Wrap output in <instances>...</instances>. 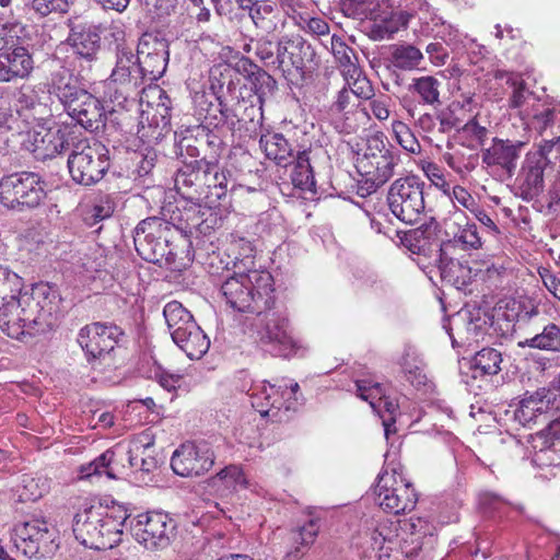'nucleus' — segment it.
I'll list each match as a JSON object with an SVG mask.
<instances>
[{
  "mask_svg": "<svg viewBox=\"0 0 560 560\" xmlns=\"http://www.w3.org/2000/svg\"><path fill=\"white\" fill-rule=\"evenodd\" d=\"M129 514L125 506L84 504L74 515L72 530L83 546L95 549H112L121 541Z\"/></svg>",
  "mask_w": 560,
  "mask_h": 560,
  "instance_id": "3",
  "label": "nucleus"
},
{
  "mask_svg": "<svg viewBox=\"0 0 560 560\" xmlns=\"http://www.w3.org/2000/svg\"><path fill=\"white\" fill-rule=\"evenodd\" d=\"M108 153L105 145H97L94 151L68 159V168L72 179L84 186L98 183L109 168Z\"/></svg>",
  "mask_w": 560,
  "mask_h": 560,
  "instance_id": "19",
  "label": "nucleus"
},
{
  "mask_svg": "<svg viewBox=\"0 0 560 560\" xmlns=\"http://www.w3.org/2000/svg\"><path fill=\"white\" fill-rule=\"evenodd\" d=\"M425 51L436 66L444 65L448 58V52L442 43H430Z\"/></svg>",
  "mask_w": 560,
  "mask_h": 560,
  "instance_id": "64",
  "label": "nucleus"
},
{
  "mask_svg": "<svg viewBox=\"0 0 560 560\" xmlns=\"http://www.w3.org/2000/svg\"><path fill=\"white\" fill-rule=\"evenodd\" d=\"M51 93H54L68 115L85 130L95 131L104 126L105 112L98 98L78 84V80L67 69H59L51 74Z\"/></svg>",
  "mask_w": 560,
  "mask_h": 560,
  "instance_id": "4",
  "label": "nucleus"
},
{
  "mask_svg": "<svg viewBox=\"0 0 560 560\" xmlns=\"http://www.w3.org/2000/svg\"><path fill=\"white\" fill-rule=\"evenodd\" d=\"M508 83H510L513 88L512 95L509 100L510 106L512 108H518L525 103L526 97L529 94L528 90L526 89V84L523 80H517L513 77H509Z\"/></svg>",
  "mask_w": 560,
  "mask_h": 560,
  "instance_id": "57",
  "label": "nucleus"
},
{
  "mask_svg": "<svg viewBox=\"0 0 560 560\" xmlns=\"http://www.w3.org/2000/svg\"><path fill=\"white\" fill-rule=\"evenodd\" d=\"M23 493L26 500L36 501L40 499L49 490V481L45 477H24Z\"/></svg>",
  "mask_w": 560,
  "mask_h": 560,
  "instance_id": "52",
  "label": "nucleus"
},
{
  "mask_svg": "<svg viewBox=\"0 0 560 560\" xmlns=\"http://www.w3.org/2000/svg\"><path fill=\"white\" fill-rule=\"evenodd\" d=\"M348 90L359 100V102L371 100L374 96V89L371 81L362 73L361 69L355 70L353 75L343 77Z\"/></svg>",
  "mask_w": 560,
  "mask_h": 560,
  "instance_id": "45",
  "label": "nucleus"
},
{
  "mask_svg": "<svg viewBox=\"0 0 560 560\" xmlns=\"http://www.w3.org/2000/svg\"><path fill=\"white\" fill-rule=\"evenodd\" d=\"M1 31H3V39L7 42V47H16L21 35L24 33L25 28L22 23L12 21L5 22L0 25Z\"/></svg>",
  "mask_w": 560,
  "mask_h": 560,
  "instance_id": "58",
  "label": "nucleus"
},
{
  "mask_svg": "<svg viewBox=\"0 0 560 560\" xmlns=\"http://www.w3.org/2000/svg\"><path fill=\"white\" fill-rule=\"evenodd\" d=\"M135 56L145 81H156L167 67L168 43L156 34L144 33L139 39Z\"/></svg>",
  "mask_w": 560,
  "mask_h": 560,
  "instance_id": "14",
  "label": "nucleus"
},
{
  "mask_svg": "<svg viewBox=\"0 0 560 560\" xmlns=\"http://www.w3.org/2000/svg\"><path fill=\"white\" fill-rule=\"evenodd\" d=\"M45 291H34L0 306V329L10 338L26 341L57 325V304Z\"/></svg>",
  "mask_w": 560,
  "mask_h": 560,
  "instance_id": "2",
  "label": "nucleus"
},
{
  "mask_svg": "<svg viewBox=\"0 0 560 560\" xmlns=\"http://www.w3.org/2000/svg\"><path fill=\"white\" fill-rule=\"evenodd\" d=\"M214 464V454L206 442H186L182 444L171 458L173 471L182 477L200 476Z\"/></svg>",
  "mask_w": 560,
  "mask_h": 560,
  "instance_id": "15",
  "label": "nucleus"
},
{
  "mask_svg": "<svg viewBox=\"0 0 560 560\" xmlns=\"http://www.w3.org/2000/svg\"><path fill=\"white\" fill-rule=\"evenodd\" d=\"M119 447L114 450H107L86 467L82 468V472L85 477L103 476L105 475L109 479H117L119 477L118 460L116 459Z\"/></svg>",
  "mask_w": 560,
  "mask_h": 560,
  "instance_id": "33",
  "label": "nucleus"
},
{
  "mask_svg": "<svg viewBox=\"0 0 560 560\" xmlns=\"http://www.w3.org/2000/svg\"><path fill=\"white\" fill-rule=\"evenodd\" d=\"M560 136L553 137L550 140H544L539 145L538 149L532 152H528L527 154H536L540 155V159L544 161L545 164H550L551 159L550 155L555 151L556 153H559L560 151Z\"/></svg>",
  "mask_w": 560,
  "mask_h": 560,
  "instance_id": "61",
  "label": "nucleus"
},
{
  "mask_svg": "<svg viewBox=\"0 0 560 560\" xmlns=\"http://www.w3.org/2000/svg\"><path fill=\"white\" fill-rule=\"evenodd\" d=\"M359 100L345 85L337 93L336 101L331 105V110L342 115L346 119H348V116L352 114L354 109L359 107Z\"/></svg>",
  "mask_w": 560,
  "mask_h": 560,
  "instance_id": "50",
  "label": "nucleus"
},
{
  "mask_svg": "<svg viewBox=\"0 0 560 560\" xmlns=\"http://www.w3.org/2000/svg\"><path fill=\"white\" fill-rule=\"evenodd\" d=\"M114 209V202L108 196L100 197L84 211L83 221L88 226H95L101 221L109 219Z\"/></svg>",
  "mask_w": 560,
  "mask_h": 560,
  "instance_id": "43",
  "label": "nucleus"
},
{
  "mask_svg": "<svg viewBox=\"0 0 560 560\" xmlns=\"http://www.w3.org/2000/svg\"><path fill=\"white\" fill-rule=\"evenodd\" d=\"M393 131L398 143L408 152L418 154L421 151V145L410 128L400 120L393 121Z\"/></svg>",
  "mask_w": 560,
  "mask_h": 560,
  "instance_id": "47",
  "label": "nucleus"
},
{
  "mask_svg": "<svg viewBox=\"0 0 560 560\" xmlns=\"http://www.w3.org/2000/svg\"><path fill=\"white\" fill-rule=\"evenodd\" d=\"M319 532L317 520H310L306 524L294 532L293 540L296 546L287 553L291 560H299L305 555V549L310 548Z\"/></svg>",
  "mask_w": 560,
  "mask_h": 560,
  "instance_id": "35",
  "label": "nucleus"
},
{
  "mask_svg": "<svg viewBox=\"0 0 560 560\" xmlns=\"http://www.w3.org/2000/svg\"><path fill=\"white\" fill-rule=\"evenodd\" d=\"M440 88L441 82L436 78L424 75L412 79L409 91L418 95L421 104L436 107L441 105Z\"/></svg>",
  "mask_w": 560,
  "mask_h": 560,
  "instance_id": "34",
  "label": "nucleus"
},
{
  "mask_svg": "<svg viewBox=\"0 0 560 560\" xmlns=\"http://www.w3.org/2000/svg\"><path fill=\"white\" fill-rule=\"evenodd\" d=\"M390 50V61L400 70H413L423 59L421 50L410 44L394 45Z\"/></svg>",
  "mask_w": 560,
  "mask_h": 560,
  "instance_id": "36",
  "label": "nucleus"
},
{
  "mask_svg": "<svg viewBox=\"0 0 560 560\" xmlns=\"http://www.w3.org/2000/svg\"><path fill=\"white\" fill-rule=\"evenodd\" d=\"M174 226L159 218H148L135 229L133 243L137 253L147 261L161 267L178 269L177 254L170 240Z\"/></svg>",
  "mask_w": 560,
  "mask_h": 560,
  "instance_id": "5",
  "label": "nucleus"
},
{
  "mask_svg": "<svg viewBox=\"0 0 560 560\" xmlns=\"http://www.w3.org/2000/svg\"><path fill=\"white\" fill-rule=\"evenodd\" d=\"M248 481L241 467L230 465L206 481V489L218 498H228L238 489L247 488Z\"/></svg>",
  "mask_w": 560,
  "mask_h": 560,
  "instance_id": "27",
  "label": "nucleus"
},
{
  "mask_svg": "<svg viewBox=\"0 0 560 560\" xmlns=\"http://www.w3.org/2000/svg\"><path fill=\"white\" fill-rule=\"evenodd\" d=\"M256 56L265 63V66H272L278 69V62L273 54L272 42L268 38H260L256 45Z\"/></svg>",
  "mask_w": 560,
  "mask_h": 560,
  "instance_id": "59",
  "label": "nucleus"
},
{
  "mask_svg": "<svg viewBox=\"0 0 560 560\" xmlns=\"http://www.w3.org/2000/svg\"><path fill=\"white\" fill-rule=\"evenodd\" d=\"M65 144H63V153L69 152V158L80 156L85 154L88 151H94L97 149V145H103L100 142L90 143L86 138H83L79 132H77L74 127L67 126V131L65 133Z\"/></svg>",
  "mask_w": 560,
  "mask_h": 560,
  "instance_id": "42",
  "label": "nucleus"
},
{
  "mask_svg": "<svg viewBox=\"0 0 560 560\" xmlns=\"http://www.w3.org/2000/svg\"><path fill=\"white\" fill-rule=\"evenodd\" d=\"M374 493L380 508L394 515L411 512L418 501L412 485L405 481L401 476L397 477L395 472L381 474Z\"/></svg>",
  "mask_w": 560,
  "mask_h": 560,
  "instance_id": "12",
  "label": "nucleus"
},
{
  "mask_svg": "<svg viewBox=\"0 0 560 560\" xmlns=\"http://www.w3.org/2000/svg\"><path fill=\"white\" fill-rule=\"evenodd\" d=\"M282 385L261 384V394L266 402L260 401V395L254 398V408L262 416L272 421L282 422L289 419V412L298 408V398H287V390H281Z\"/></svg>",
  "mask_w": 560,
  "mask_h": 560,
  "instance_id": "21",
  "label": "nucleus"
},
{
  "mask_svg": "<svg viewBox=\"0 0 560 560\" xmlns=\"http://www.w3.org/2000/svg\"><path fill=\"white\" fill-rule=\"evenodd\" d=\"M315 55L312 45L303 37L284 36L277 43L278 70L284 75H290L293 71L303 74L304 69L314 61Z\"/></svg>",
  "mask_w": 560,
  "mask_h": 560,
  "instance_id": "18",
  "label": "nucleus"
},
{
  "mask_svg": "<svg viewBox=\"0 0 560 560\" xmlns=\"http://www.w3.org/2000/svg\"><path fill=\"white\" fill-rule=\"evenodd\" d=\"M45 197V183L36 173H13L0 180V202L9 209L31 210L37 208Z\"/></svg>",
  "mask_w": 560,
  "mask_h": 560,
  "instance_id": "8",
  "label": "nucleus"
},
{
  "mask_svg": "<svg viewBox=\"0 0 560 560\" xmlns=\"http://www.w3.org/2000/svg\"><path fill=\"white\" fill-rule=\"evenodd\" d=\"M145 79L131 47L119 44L116 47V65L107 83L108 97L114 105L135 103Z\"/></svg>",
  "mask_w": 560,
  "mask_h": 560,
  "instance_id": "6",
  "label": "nucleus"
},
{
  "mask_svg": "<svg viewBox=\"0 0 560 560\" xmlns=\"http://www.w3.org/2000/svg\"><path fill=\"white\" fill-rule=\"evenodd\" d=\"M425 183L416 175L396 179L388 191L387 201L392 213L406 224L421 221L425 211Z\"/></svg>",
  "mask_w": 560,
  "mask_h": 560,
  "instance_id": "10",
  "label": "nucleus"
},
{
  "mask_svg": "<svg viewBox=\"0 0 560 560\" xmlns=\"http://www.w3.org/2000/svg\"><path fill=\"white\" fill-rule=\"evenodd\" d=\"M521 348H533L550 352H560V326L545 323L541 332L518 342Z\"/></svg>",
  "mask_w": 560,
  "mask_h": 560,
  "instance_id": "31",
  "label": "nucleus"
},
{
  "mask_svg": "<svg viewBox=\"0 0 560 560\" xmlns=\"http://www.w3.org/2000/svg\"><path fill=\"white\" fill-rule=\"evenodd\" d=\"M439 268L442 278L454 283H458V273L465 276V273L469 272L468 268L464 267L458 260L447 258L442 250L439 259Z\"/></svg>",
  "mask_w": 560,
  "mask_h": 560,
  "instance_id": "53",
  "label": "nucleus"
},
{
  "mask_svg": "<svg viewBox=\"0 0 560 560\" xmlns=\"http://www.w3.org/2000/svg\"><path fill=\"white\" fill-rule=\"evenodd\" d=\"M398 162L399 155L386 148L382 138L375 136L369 139L365 153L357 161V170L363 178L368 195L393 177Z\"/></svg>",
  "mask_w": 560,
  "mask_h": 560,
  "instance_id": "9",
  "label": "nucleus"
},
{
  "mask_svg": "<svg viewBox=\"0 0 560 560\" xmlns=\"http://www.w3.org/2000/svg\"><path fill=\"white\" fill-rule=\"evenodd\" d=\"M559 117L560 110L553 107H544L533 115L529 126L541 135L548 128H551L559 120Z\"/></svg>",
  "mask_w": 560,
  "mask_h": 560,
  "instance_id": "48",
  "label": "nucleus"
},
{
  "mask_svg": "<svg viewBox=\"0 0 560 560\" xmlns=\"http://www.w3.org/2000/svg\"><path fill=\"white\" fill-rule=\"evenodd\" d=\"M66 131L67 126H59L57 128L38 126L26 132L23 147L38 160L52 159L63 153Z\"/></svg>",
  "mask_w": 560,
  "mask_h": 560,
  "instance_id": "20",
  "label": "nucleus"
},
{
  "mask_svg": "<svg viewBox=\"0 0 560 560\" xmlns=\"http://www.w3.org/2000/svg\"><path fill=\"white\" fill-rule=\"evenodd\" d=\"M128 521L131 535L147 549L166 548L176 527L168 514L163 512H147Z\"/></svg>",
  "mask_w": 560,
  "mask_h": 560,
  "instance_id": "13",
  "label": "nucleus"
},
{
  "mask_svg": "<svg viewBox=\"0 0 560 560\" xmlns=\"http://www.w3.org/2000/svg\"><path fill=\"white\" fill-rule=\"evenodd\" d=\"M69 35L67 43L77 59L85 62L89 67L98 59L102 47L100 28L80 19H70L68 22Z\"/></svg>",
  "mask_w": 560,
  "mask_h": 560,
  "instance_id": "17",
  "label": "nucleus"
},
{
  "mask_svg": "<svg viewBox=\"0 0 560 560\" xmlns=\"http://www.w3.org/2000/svg\"><path fill=\"white\" fill-rule=\"evenodd\" d=\"M163 315L167 324V328L170 330L172 339L174 338L175 332H178V330H184L185 327H188V324L195 322L189 311H187L177 301L168 302L164 306Z\"/></svg>",
  "mask_w": 560,
  "mask_h": 560,
  "instance_id": "38",
  "label": "nucleus"
},
{
  "mask_svg": "<svg viewBox=\"0 0 560 560\" xmlns=\"http://www.w3.org/2000/svg\"><path fill=\"white\" fill-rule=\"evenodd\" d=\"M436 120L439 121V130L442 133L450 132L453 129L459 131V120L451 110H441L436 114Z\"/></svg>",
  "mask_w": 560,
  "mask_h": 560,
  "instance_id": "63",
  "label": "nucleus"
},
{
  "mask_svg": "<svg viewBox=\"0 0 560 560\" xmlns=\"http://www.w3.org/2000/svg\"><path fill=\"white\" fill-rule=\"evenodd\" d=\"M205 200L210 206H215L223 200L228 192L236 187V180L229 170L221 168L217 162L207 161L205 165Z\"/></svg>",
  "mask_w": 560,
  "mask_h": 560,
  "instance_id": "24",
  "label": "nucleus"
},
{
  "mask_svg": "<svg viewBox=\"0 0 560 560\" xmlns=\"http://www.w3.org/2000/svg\"><path fill=\"white\" fill-rule=\"evenodd\" d=\"M217 100L218 105L213 110L218 112L220 116L214 115L213 117H211V114L208 113V115L206 116V120H209V124L213 125L214 127L226 126L230 130H233L236 124L240 121L237 114L220 97H218Z\"/></svg>",
  "mask_w": 560,
  "mask_h": 560,
  "instance_id": "46",
  "label": "nucleus"
},
{
  "mask_svg": "<svg viewBox=\"0 0 560 560\" xmlns=\"http://www.w3.org/2000/svg\"><path fill=\"white\" fill-rule=\"evenodd\" d=\"M206 158L185 164L175 175V188L188 199L202 200L205 196Z\"/></svg>",
  "mask_w": 560,
  "mask_h": 560,
  "instance_id": "25",
  "label": "nucleus"
},
{
  "mask_svg": "<svg viewBox=\"0 0 560 560\" xmlns=\"http://www.w3.org/2000/svg\"><path fill=\"white\" fill-rule=\"evenodd\" d=\"M258 316L256 334L259 345L273 357L290 358L301 349L293 336L290 320L284 312L264 311Z\"/></svg>",
  "mask_w": 560,
  "mask_h": 560,
  "instance_id": "7",
  "label": "nucleus"
},
{
  "mask_svg": "<svg viewBox=\"0 0 560 560\" xmlns=\"http://www.w3.org/2000/svg\"><path fill=\"white\" fill-rule=\"evenodd\" d=\"M70 3L71 0H30L31 9L40 18L52 13H66Z\"/></svg>",
  "mask_w": 560,
  "mask_h": 560,
  "instance_id": "49",
  "label": "nucleus"
},
{
  "mask_svg": "<svg viewBox=\"0 0 560 560\" xmlns=\"http://www.w3.org/2000/svg\"><path fill=\"white\" fill-rule=\"evenodd\" d=\"M488 129L480 126L476 119H470L459 128V133L476 141V144L482 145L488 136Z\"/></svg>",
  "mask_w": 560,
  "mask_h": 560,
  "instance_id": "56",
  "label": "nucleus"
},
{
  "mask_svg": "<svg viewBox=\"0 0 560 560\" xmlns=\"http://www.w3.org/2000/svg\"><path fill=\"white\" fill-rule=\"evenodd\" d=\"M22 278L8 267L0 265V299L2 303H7L9 300H14L22 295Z\"/></svg>",
  "mask_w": 560,
  "mask_h": 560,
  "instance_id": "41",
  "label": "nucleus"
},
{
  "mask_svg": "<svg viewBox=\"0 0 560 560\" xmlns=\"http://www.w3.org/2000/svg\"><path fill=\"white\" fill-rule=\"evenodd\" d=\"M259 147L266 156L277 164L285 166L292 158V148L281 133L265 135L259 140Z\"/></svg>",
  "mask_w": 560,
  "mask_h": 560,
  "instance_id": "30",
  "label": "nucleus"
},
{
  "mask_svg": "<svg viewBox=\"0 0 560 560\" xmlns=\"http://www.w3.org/2000/svg\"><path fill=\"white\" fill-rule=\"evenodd\" d=\"M447 235L452 242L464 250H476L482 247V237L475 222L470 221L460 209H455L445 220Z\"/></svg>",
  "mask_w": 560,
  "mask_h": 560,
  "instance_id": "23",
  "label": "nucleus"
},
{
  "mask_svg": "<svg viewBox=\"0 0 560 560\" xmlns=\"http://www.w3.org/2000/svg\"><path fill=\"white\" fill-rule=\"evenodd\" d=\"M122 330L113 324L92 323L80 329L78 342L89 360L105 359L115 349Z\"/></svg>",
  "mask_w": 560,
  "mask_h": 560,
  "instance_id": "16",
  "label": "nucleus"
},
{
  "mask_svg": "<svg viewBox=\"0 0 560 560\" xmlns=\"http://www.w3.org/2000/svg\"><path fill=\"white\" fill-rule=\"evenodd\" d=\"M501 362L502 355L497 349L483 348L475 354L471 366L481 375H495L501 371Z\"/></svg>",
  "mask_w": 560,
  "mask_h": 560,
  "instance_id": "40",
  "label": "nucleus"
},
{
  "mask_svg": "<svg viewBox=\"0 0 560 560\" xmlns=\"http://www.w3.org/2000/svg\"><path fill=\"white\" fill-rule=\"evenodd\" d=\"M150 93L154 102H148L147 109L141 110L140 125L144 128V122H148L150 128L158 130V136L167 131L171 126V108L172 102L166 93L158 88H151Z\"/></svg>",
  "mask_w": 560,
  "mask_h": 560,
  "instance_id": "26",
  "label": "nucleus"
},
{
  "mask_svg": "<svg viewBox=\"0 0 560 560\" xmlns=\"http://www.w3.org/2000/svg\"><path fill=\"white\" fill-rule=\"evenodd\" d=\"M173 341L192 360L200 359L210 347L209 338L196 322L188 324L184 330L175 332Z\"/></svg>",
  "mask_w": 560,
  "mask_h": 560,
  "instance_id": "29",
  "label": "nucleus"
},
{
  "mask_svg": "<svg viewBox=\"0 0 560 560\" xmlns=\"http://www.w3.org/2000/svg\"><path fill=\"white\" fill-rule=\"evenodd\" d=\"M358 396L368 401L372 409L381 413V399L383 398L385 390L380 383H374L371 380H358L355 382Z\"/></svg>",
  "mask_w": 560,
  "mask_h": 560,
  "instance_id": "44",
  "label": "nucleus"
},
{
  "mask_svg": "<svg viewBox=\"0 0 560 560\" xmlns=\"http://www.w3.org/2000/svg\"><path fill=\"white\" fill-rule=\"evenodd\" d=\"M547 164L540 155L526 154L522 167L521 196L524 200L536 198L544 190V171Z\"/></svg>",
  "mask_w": 560,
  "mask_h": 560,
  "instance_id": "28",
  "label": "nucleus"
},
{
  "mask_svg": "<svg viewBox=\"0 0 560 560\" xmlns=\"http://www.w3.org/2000/svg\"><path fill=\"white\" fill-rule=\"evenodd\" d=\"M525 143L518 140L493 138L489 148L482 150L481 159L489 167H498L513 176Z\"/></svg>",
  "mask_w": 560,
  "mask_h": 560,
  "instance_id": "22",
  "label": "nucleus"
},
{
  "mask_svg": "<svg viewBox=\"0 0 560 560\" xmlns=\"http://www.w3.org/2000/svg\"><path fill=\"white\" fill-rule=\"evenodd\" d=\"M540 388H537L535 392H526L524 397L520 401V407L516 410V418L522 422H530L535 420L538 416L544 413H548L547 408H545V401L541 397Z\"/></svg>",
  "mask_w": 560,
  "mask_h": 560,
  "instance_id": "37",
  "label": "nucleus"
},
{
  "mask_svg": "<svg viewBox=\"0 0 560 560\" xmlns=\"http://www.w3.org/2000/svg\"><path fill=\"white\" fill-rule=\"evenodd\" d=\"M272 11V5L256 2L249 8V16L257 28L270 32L273 28V24L268 16Z\"/></svg>",
  "mask_w": 560,
  "mask_h": 560,
  "instance_id": "54",
  "label": "nucleus"
},
{
  "mask_svg": "<svg viewBox=\"0 0 560 560\" xmlns=\"http://www.w3.org/2000/svg\"><path fill=\"white\" fill-rule=\"evenodd\" d=\"M235 245L243 249V258L235 256L233 276L226 278L221 285L226 304L242 313L261 315L264 311L273 307V278L266 270H245L254 264L250 243L241 238Z\"/></svg>",
  "mask_w": 560,
  "mask_h": 560,
  "instance_id": "1",
  "label": "nucleus"
},
{
  "mask_svg": "<svg viewBox=\"0 0 560 560\" xmlns=\"http://www.w3.org/2000/svg\"><path fill=\"white\" fill-rule=\"evenodd\" d=\"M349 7L358 15L373 19L376 16L380 0H349Z\"/></svg>",
  "mask_w": 560,
  "mask_h": 560,
  "instance_id": "60",
  "label": "nucleus"
},
{
  "mask_svg": "<svg viewBox=\"0 0 560 560\" xmlns=\"http://www.w3.org/2000/svg\"><path fill=\"white\" fill-rule=\"evenodd\" d=\"M56 533L44 520L32 518L14 526L11 540L13 547L27 558L50 559L59 545Z\"/></svg>",
  "mask_w": 560,
  "mask_h": 560,
  "instance_id": "11",
  "label": "nucleus"
},
{
  "mask_svg": "<svg viewBox=\"0 0 560 560\" xmlns=\"http://www.w3.org/2000/svg\"><path fill=\"white\" fill-rule=\"evenodd\" d=\"M330 49L342 78H351V74L353 75V72L360 69L354 50L341 37L337 35L330 37Z\"/></svg>",
  "mask_w": 560,
  "mask_h": 560,
  "instance_id": "32",
  "label": "nucleus"
},
{
  "mask_svg": "<svg viewBox=\"0 0 560 560\" xmlns=\"http://www.w3.org/2000/svg\"><path fill=\"white\" fill-rule=\"evenodd\" d=\"M4 55L8 56L5 62L13 79L28 77L33 70V59L25 47L16 46L10 51H4Z\"/></svg>",
  "mask_w": 560,
  "mask_h": 560,
  "instance_id": "39",
  "label": "nucleus"
},
{
  "mask_svg": "<svg viewBox=\"0 0 560 560\" xmlns=\"http://www.w3.org/2000/svg\"><path fill=\"white\" fill-rule=\"evenodd\" d=\"M16 107L19 114H21L22 110L32 109L37 112L43 108L33 91H20L16 97Z\"/></svg>",
  "mask_w": 560,
  "mask_h": 560,
  "instance_id": "62",
  "label": "nucleus"
},
{
  "mask_svg": "<svg viewBox=\"0 0 560 560\" xmlns=\"http://www.w3.org/2000/svg\"><path fill=\"white\" fill-rule=\"evenodd\" d=\"M517 317L522 323L544 325L547 322V310L545 305L529 301L521 305Z\"/></svg>",
  "mask_w": 560,
  "mask_h": 560,
  "instance_id": "51",
  "label": "nucleus"
},
{
  "mask_svg": "<svg viewBox=\"0 0 560 560\" xmlns=\"http://www.w3.org/2000/svg\"><path fill=\"white\" fill-rule=\"evenodd\" d=\"M548 412L560 411V373L546 387H539Z\"/></svg>",
  "mask_w": 560,
  "mask_h": 560,
  "instance_id": "55",
  "label": "nucleus"
}]
</instances>
